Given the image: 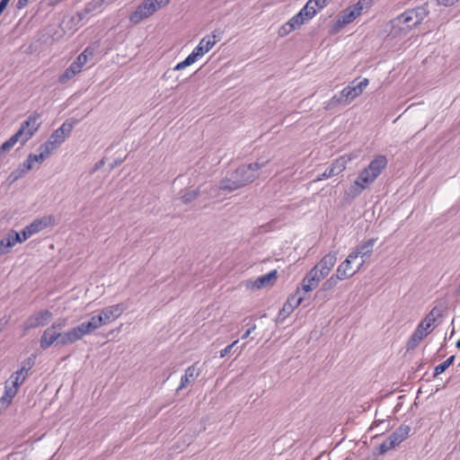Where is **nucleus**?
Segmentation results:
<instances>
[{"mask_svg":"<svg viewBox=\"0 0 460 460\" xmlns=\"http://www.w3.org/2000/svg\"><path fill=\"white\" fill-rule=\"evenodd\" d=\"M441 315V311L435 306L423 319L425 325L431 324L432 326H435L434 323L436 322V319Z\"/></svg>","mask_w":460,"mask_h":460,"instance_id":"obj_35","label":"nucleus"},{"mask_svg":"<svg viewBox=\"0 0 460 460\" xmlns=\"http://www.w3.org/2000/svg\"><path fill=\"white\" fill-rule=\"evenodd\" d=\"M17 133H21L20 135V143L22 146L25 145V143L32 137L33 134L30 132L28 129H26L24 127H20Z\"/></svg>","mask_w":460,"mask_h":460,"instance_id":"obj_42","label":"nucleus"},{"mask_svg":"<svg viewBox=\"0 0 460 460\" xmlns=\"http://www.w3.org/2000/svg\"><path fill=\"white\" fill-rule=\"evenodd\" d=\"M90 53L91 56H93V51L89 48H86L70 65V66L76 72L79 73L83 67V66L86 63V53Z\"/></svg>","mask_w":460,"mask_h":460,"instance_id":"obj_32","label":"nucleus"},{"mask_svg":"<svg viewBox=\"0 0 460 460\" xmlns=\"http://www.w3.org/2000/svg\"><path fill=\"white\" fill-rule=\"evenodd\" d=\"M369 80L367 78H364L358 84H355V81L351 82L349 85H347L342 91L344 93L346 99L349 103H350L355 98L359 96L364 89L368 85Z\"/></svg>","mask_w":460,"mask_h":460,"instance_id":"obj_10","label":"nucleus"},{"mask_svg":"<svg viewBox=\"0 0 460 460\" xmlns=\"http://www.w3.org/2000/svg\"><path fill=\"white\" fill-rule=\"evenodd\" d=\"M13 146L8 140H6L0 146V150H1V152H3L4 154L5 152L9 151Z\"/></svg>","mask_w":460,"mask_h":460,"instance_id":"obj_58","label":"nucleus"},{"mask_svg":"<svg viewBox=\"0 0 460 460\" xmlns=\"http://www.w3.org/2000/svg\"><path fill=\"white\" fill-rule=\"evenodd\" d=\"M34 363V358L31 357L22 362V367L11 376V379L14 381V385L20 386L26 380L28 372L31 369Z\"/></svg>","mask_w":460,"mask_h":460,"instance_id":"obj_18","label":"nucleus"},{"mask_svg":"<svg viewBox=\"0 0 460 460\" xmlns=\"http://www.w3.org/2000/svg\"><path fill=\"white\" fill-rule=\"evenodd\" d=\"M12 400H9V398H6V395L4 394L2 397H0V408H6L10 403Z\"/></svg>","mask_w":460,"mask_h":460,"instance_id":"obj_56","label":"nucleus"},{"mask_svg":"<svg viewBox=\"0 0 460 460\" xmlns=\"http://www.w3.org/2000/svg\"><path fill=\"white\" fill-rule=\"evenodd\" d=\"M39 152H40L39 155L30 154L28 155V158L31 161L32 164L34 162L41 164L47 158V155H45L41 151H39Z\"/></svg>","mask_w":460,"mask_h":460,"instance_id":"obj_47","label":"nucleus"},{"mask_svg":"<svg viewBox=\"0 0 460 460\" xmlns=\"http://www.w3.org/2000/svg\"><path fill=\"white\" fill-rule=\"evenodd\" d=\"M60 336L59 332L51 331V329L47 328L40 338V345L42 349H49L55 342L58 345V340Z\"/></svg>","mask_w":460,"mask_h":460,"instance_id":"obj_23","label":"nucleus"},{"mask_svg":"<svg viewBox=\"0 0 460 460\" xmlns=\"http://www.w3.org/2000/svg\"><path fill=\"white\" fill-rule=\"evenodd\" d=\"M40 113L38 111H33L28 119L22 123V127H24L26 129H28L30 132H31L33 135L38 131L39 128L41 125V122L40 121Z\"/></svg>","mask_w":460,"mask_h":460,"instance_id":"obj_26","label":"nucleus"},{"mask_svg":"<svg viewBox=\"0 0 460 460\" xmlns=\"http://www.w3.org/2000/svg\"><path fill=\"white\" fill-rule=\"evenodd\" d=\"M121 162H122L121 160H116L113 164H111V169H113L116 165H118Z\"/></svg>","mask_w":460,"mask_h":460,"instance_id":"obj_63","label":"nucleus"},{"mask_svg":"<svg viewBox=\"0 0 460 460\" xmlns=\"http://www.w3.org/2000/svg\"><path fill=\"white\" fill-rule=\"evenodd\" d=\"M438 4L444 5V6H451L455 4L457 0H437Z\"/></svg>","mask_w":460,"mask_h":460,"instance_id":"obj_59","label":"nucleus"},{"mask_svg":"<svg viewBox=\"0 0 460 460\" xmlns=\"http://www.w3.org/2000/svg\"><path fill=\"white\" fill-rule=\"evenodd\" d=\"M199 376V372L196 370L195 365H192L189 367L186 371L185 375L181 379V384L177 390H181L184 387H186L190 384V379L194 378Z\"/></svg>","mask_w":460,"mask_h":460,"instance_id":"obj_31","label":"nucleus"},{"mask_svg":"<svg viewBox=\"0 0 460 460\" xmlns=\"http://www.w3.org/2000/svg\"><path fill=\"white\" fill-rule=\"evenodd\" d=\"M66 325V319L65 318H58L49 327V329H51V331H60L64 329Z\"/></svg>","mask_w":460,"mask_h":460,"instance_id":"obj_43","label":"nucleus"},{"mask_svg":"<svg viewBox=\"0 0 460 460\" xmlns=\"http://www.w3.org/2000/svg\"><path fill=\"white\" fill-rule=\"evenodd\" d=\"M386 165V157L385 155H377L363 171H367L370 177L376 180L381 174Z\"/></svg>","mask_w":460,"mask_h":460,"instance_id":"obj_16","label":"nucleus"},{"mask_svg":"<svg viewBox=\"0 0 460 460\" xmlns=\"http://www.w3.org/2000/svg\"><path fill=\"white\" fill-rule=\"evenodd\" d=\"M344 93L341 91L339 94H335L324 106L326 111L332 110L339 105H347L349 104L348 100L346 99Z\"/></svg>","mask_w":460,"mask_h":460,"instance_id":"obj_30","label":"nucleus"},{"mask_svg":"<svg viewBox=\"0 0 460 460\" xmlns=\"http://www.w3.org/2000/svg\"><path fill=\"white\" fill-rule=\"evenodd\" d=\"M17 133H21L20 135V143L22 146L25 145V143L32 137L33 134L30 132L28 129H26L24 127H20Z\"/></svg>","mask_w":460,"mask_h":460,"instance_id":"obj_41","label":"nucleus"},{"mask_svg":"<svg viewBox=\"0 0 460 460\" xmlns=\"http://www.w3.org/2000/svg\"><path fill=\"white\" fill-rule=\"evenodd\" d=\"M169 3V0H153V4L155 5V11L156 12L162 6L166 5Z\"/></svg>","mask_w":460,"mask_h":460,"instance_id":"obj_53","label":"nucleus"},{"mask_svg":"<svg viewBox=\"0 0 460 460\" xmlns=\"http://www.w3.org/2000/svg\"><path fill=\"white\" fill-rule=\"evenodd\" d=\"M434 328L435 326H432L431 324L425 325V323L422 320L408 340L406 344L407 349L410 350L415 349L420 342L434 330Z\"/></svg>","mask_w":460,"mask_h":460,"instance_id":"obj_5","label":"nucleus"},{"mask_svg":"<svg viewBox=\"0 0 460 460\" xmlns=\"http://www.w3.org/2000/svg\"><path fill=\"white\" fill-rule=\"evenodd\" d=\"M188 66L185 64L184 61H181L180 62L179 64H177L172 70H167L164 75H163V78L164 79H168V78H171L172 77V75L174 71H178V70H181L185 67H187Z\"/></svg>","mask_w":460,"mask_h":460,"instance_id":"obj_44","label":"nucleus"},{"mask_svg":"<svg viewBox=\"0 0 460 460\" xmlns=\"http://www.w3.org/2000/svg\"><path fill=\"white\" fill-rule=\"evenodd\" d=\"M17 243H22L21 234L12 229L0 239V255L8 253Z\"/></svg>","mask_w":460,"mask_h":460,"instance_id":"obj_11","label":"nucleus"},{"mask_svg":"<svg viewBox=\"0 0 460 460\" xmlns=\"http://www.w3.org/2000/svg\"><path fill=\"white\" fill-rule=\"evenodd\" d=\"M102 325L103 321L102 320V316H99L98 314L92 316L88 322H84L77 325L75 329L77 330L81 338H83V336L92 333Z\"/></svg>","mask_w":460,"mask_h":460,"instance_id":"obj_14","label":"nucleus"},{"mask_svg":"<svg viewBox=\"0 0 460 460\" xmlns=\"http://www.w3.org/2000/svg\"><path fill=\"white\" fill-rule=\"evenodd\" d=\"M374 181L375 180L370 177L367 171H361L354 184L350 188L353 196L356 197L359 195L365 189L368 187L369 184Z\"/></svg>","mask_w":460,"mask_h":460,"instance_id":"obj_15","label":"nucleus"},{"mask_svg":"<svg viewBox=\"0 0 460 460\" xmlns=\"http://www.w3.org/2000/svg\"><path fill=\"white\" fill-rule=\"evenodd\" d=\"M456 347L460 349V339L457 341Z\"/></svg>","mask_w":460,"mask_h":460,"instance_id":"obj_64","label":"nucleus"},{"mask_svg":"<svg viewBox=\"0 0 460 460\" xmlns=\"http://www.w3.org/2000/svg\"><path fill=\"white\" fill-rule=\"evenodd\" d=\"M28 0H18L16 6L18 9H22L28 4Z\"/></svg>","mask_w":460,"mask_h":460,"instance_id":"obj_61","label":"nucleus"},{"mask_svg":"<svg viewBox=\"0 0 460 460\" xmlns=\"http://www.w3.org/2000/svg\"><path fill=\"white\" fill-rule=\"evenodd\" d=\"M373 4V0H358V2L355 4H353L354 6H360V13L362 12V10L364 8H368L372 5Z\"/></svg>","mask_w":460,"mask_h":460,"instance_id":"obj_49","label":"nucleus"},{"mask_svg":"<svg viewBox=\"0 0 460 460\" xmlns=\"http://www.w3.org/2000/svg\"><path fill=\"white\" fill-rule=\"evenodd\" d=\"M53 317L52 313L46 309L35 312L31 314L23 323L24 332L31 329H35L40 326L46 325Z\"/></svg>","mask_w":460,"mask_h":460,"instance_id":"obj_3","label":"nucleus"},{"mask_svg":"<svg viewBox=\"0 0 460 460\" xmlns=\"http://www.w3.org/2000/svg\"><path fill=\"white\" fill-rule=\"evenodd\" d=\"M348 160L344 156L337 158L321 175H319L314 181H319L323 179H328L332 176L338 175L342 172L347 166Z\"/></svg>","mask_w":460,"mask_h":460,"instance_id":"obj_8","label":"nucleus"},{"mask_svg":"<svg viewBox=\"0 0 460 460\" xmlns=\"http://www.w3.org/2000/svg\"><path fill=\"white\" fill-rule=\"evenodd\" d=\"M354 259L355 258H349V254L346 260L339 265L336 273L341 278V279H347L354 276L365 263V260H362L357 269H353L351 266V261Z\"/></svg>","mask_w":460,"mask_h":460,"instance_id":"obj_13","label":"nucleus"},{"mask_svg":"<svg viewBox=\"0 0 460 460\" xmlns=\"http://www.w3.org/2000/svg\"><path fill=\"white\" fill-rule=\"evenodd\" d=\"M73 129V124L65 122L56 129L49 137L56 146H60Z\"/></svg>","mask_w":460,"mask_h":460,"instance_id":"obj_20","label":"nucleus"},{"mask_svg":"<svg viewBox=\"0 0 460 460\" xmlns=\"http://www.w3.org/2000/svg\"><path fill=\"white\" fill-rule=\"evenodd\" d=\"M323 279V278H320L317 269H311V270L306 274V276L302 280V289L305 292L312 291L318 286V284Z\"/></svg>","mask_w":460,"mask_h":460,"instance_id":"obj_19","label":"nucleus"},{"mask_svg":"<svg viewBox=\"0 0 460 460\" xmlns=\"http://www.w3.org/2000/svg\"><path fill=\"white\" fill-rule=\"evenodd\" d=\"M308 20H305V16L303 14V13L300 11L298 13H296L295 16H293L288 22L292 24V27H294V30L299 28L302 24L306 22Z\"/></svg>","mask_w":460,"mask_h":460,"instance_id":"obj_37","label":"nucleus"},{"mask_svg":"<svg viewBox=\"0 0 460 460\" xmlns=\"http://www.w3.org/2000/svg\"><path fill=\"white\" fill-rule=\"evenodd\" d=\"M296 296H290L288 301L284 304L282 309L279 312V315H283L284 317L286 315H288L291 314L296 307H297L301 302L303 301L304 297L299 296L297 299H296L295 304H291V300H295Z\"/></svg>","mask_w":460,"mask_h":460,"instance_id":"obj_29","label":"nucleus"},{"mask_svg":"<svg viewBox=\"0 0 460 460\" xmlns=\"http://www.w3.org/2000/svg\"><path fill=\"white\" fill-rule=\"evenodd\" d=\"M360 13V6L350 5L341 12L337 22L342 27L352 22Z\"/></svg>","mask_w":460,"mask_h":460,"instance_id":"obj_21","label":"nucleus"},{"mask_svg":"<svg viewBox=\"0 0 460 460\" xmlns=\"http://www.w3.org/2000/svg\"><path fill=\"white\" fill-rule=\"evenodd\" d=\"M314 3V2L312 0H308L305 5L300 10L305 16V20H311L317 13V12L320 11Z\"/></svg>","mask_w":460,"mask_h":460,"instance_id":"obj_33","label":"nucleus"},{"mask_svg":"<svg viewBox=\"0 0 460 460\" xmlns=\"http://www.w3.org/2000/svg\"><path fill=\"white\" fill-rule=\"evenodd\" d=\"M258 176V165L242 164L234 171L227 172L218 186L210 185V190L215 192L219 190L233 192L253 182Z\"/></svg>","mask_w":460,"mask_h":460,"instance_id":"obj_1","label":"nucleus"},{"mask_svg":"<svg viewBox=\"0 0 460 460\" xmlns=\"http://www.w3.org/2000/svg\"><path fill=\"white\" fill-rule=\"evenodd\" d=\"M105 164V161H104V158H102V160H100L99 162H97L93 169L91 170L90 173H94L95 172H97L98 170H100L103 165Z\"/></svg>","mask_w":460,"mask_h":460,"instance_id":"obj_57","label":"nucleus"},{"mask_svg":"<svg viewBox=\"0 0 460 460\" xmlns=\"http://www.w3.org/2000/svg\"><path fill=\"white\" fill-rule=\"evenodd\" d=\"M278 277V271L276 270H271L270 272L259 277L253 281H249L247 283V288L251 289H261L268 287H271Z\"/></svg>","mask_w":460,"mask_h":460,"instance_id":"obj_9","label":"nucleus"},{"mask_svg":"<svg viewBox=\"0 0 460 460\" xmlns=\"http://www.w3.org/2000/svg\"><path fill=\"white\" fill-rule=\"evenodd\" d=\"M269 162H270V159L259 158L255 163H252L251 164L258 165V171H259L260 169L264 167Z\"/></svg>","mask_w":460,"mask_h":460,"instance_id":"obj_55","label":"nucleus"},{"mask_svg":"<svg viewBox=\"0 0 460 460\" xmlns=\"http://www.w3.org/2000/svg\"><path fill=\"white\" fill-rule=\"evenodd\" d=\"M155 5L153 0H145L137 8L129 15V21L137 24L144 19L155 13Z\"/></svg>","mask_w":460,"mask_h":460,"instance_id":"obj_6","label":"nucleus"},{"mask_svg":"<svg viewBox=\"0 0 460 460\" xmlns=\"http://www.w3.org/2000/svg\"><path fill=\"white\" fill-rule=\"evenodd\" d=\"M58 147L50 139L40 146L39 151H41L47 157Z\"/></svg>","mask_w":460,"mask_h":460,"instance_id":"obj_38","label":"nucleus"},{"mask_svg":"<svg viewBox=\"0 0 460 460\" xmlns=\"http://www.w3.org/2000/svg\"><path fill=\"white\" fill-rule=\"evenodd\" d=\"M20 135L21 133H15L13 134L9 139L8 141L13 145L14 146L15 144H17L18 142H20Z\"/></svg>","mask_w":460,"mask_h":460,"instance_id":"obj_60","label":"nucleus"},{"mask_svg":"<svg viewBox=\"0 0 460 460\" xmlns=\"http://www.w3.org/2000/svg\"><path fill=\"white\" fill-rule=\"evenodd\" d=\"M429 10L427 5H420L416 8L409 9L390 21L392 30L397 29L394 34L398 32L408 33L411 30L417 27L428 16Z\"/></svg>","mask_w":460,"mask_h":460,"instance_id":"obj_2","label":"nucleus"},{"mask_svg":"<svg viewBox=\"0 0 460 460\" xmlns=\"http://www.w3.org/2000/svg\"><path fill=\"white\" fill-rule=\"evenodd\" d=\"M26 174V172L21 168L20 166L11 172L9 178L12 179V181H15L16 180L23 177Z\"/></svg>","mask_w":460,"mask_h":460,"instance_id":"obj_46","label":"nucleus"},{"mask_svg":"<svg viewBox=\"0 0 460 460\" xmlns=\"http://www.w3.org/2000/svg\"><path fill=\"white\" fill-rule=\"evenodd\" d=\"M10 0H1L0 1V14L4 11Z\"/></svg>","mask_w":460,"mask_h":460,"instance_id":"obj_62","label":"nucleus"},{"mask_svg":"<svg viewBox=\"0 0 460 460\" xmlns=\"http://www.w3.org/2000/svg\"><path fill=\"white\" fill-rule=\"evenodd\" d=\"M237 343H238V341L236 340V341H234V342H232L230 345L226 346L224 349H222V350L220 351V357H221V358H224V357H226V355H228V354L231 352L232 349H233V348H234Z\"/></svg>","mask_w":460,"mask_h":460,"instance_id":"obj_50","label":"nucleus"},{"mask_svg":"<svg viewBox=\"0 0 460 460\" xmlns=\"http://www.w3.org/2000/svg\"><path fill=\"white\" fill-rule=\"evenodd\" d=\"M126 307L122 304L113 305L103 308L99 316H102V320L103 321V325L113 322L117 318H119Z\"/></svg>","mask_w":460,"mask_h":460,"instance_id":"obj_12","label":"nucleus"},{"mask_svg":"<svg viewBox=\"0 0 460 460\" xmlns=\"http://www.w3.org/2000/svg\"><path fill=\"white\" fill-rule=\"evenodd\" d=\"M52 221L51 217H43L41 218L35 219L29 226H25L21 233L22 243L29 239L31 235L45 229Z\"/></svg>","mask_w":460,"mask_h":460,"instance_id":"obj_4","label":"nucleus"},{"mask_svg":"<svg viewBox=\"0 0 460 460\" xmlns=\"http://www.w3.org/2000/svg\"><path fill=\"white\" fill-rule=\"evenodd\" d=\"M77 73L69 66L65 72L59 76V83L66 84L68 80L74 77Z\"/></svg>","mask_w":460,"mask_h":460,"instance_id":"obj_39","label":"nucleus"},{"mask_svg":"<svg viewBox=\"0 0 460 460\" xmlns=\"http://www.w3.org/2000/svg\"><path fill=\"white\" fill-rule=\"evenodd\" d=\"M455 358L456 356H451L447 360L438 365L434 369L433 376L437 377L438 376L445 372L449 367V366H451L454 363Z\"/></svg>","mask_w":460,"mask_h":460,"instance_id":"obj_34","label":"nucleus"},{"mask_svg":"<svg viewBox=\"0 0 460 460\" xmlns=\"http://www.w3.org/2000/svg\"><path fill=\"white\" fill-rule=\"evenodd\" d=\"M216 31H214L211 35H207L204 37L199 43V45L194 49H199V55L203 57L207 52H208L214 45L218 41Z\"/></svg>","mask_w":460,"mask_h":460,"instance_id":"obj_22","label":"nucleus"},{"mask_svg":"<svg viewBox=\"0 0 460 460\" xmlns=\"http://www.w3.org/2000/svg\"><path fill=\"white\" fill-rule=\"evenodd\" d=\"M32 163L31 161L27 157V159L22 164H20V167L22 168L26 173L31 171L32 169Z\"/></svg>","mask_w":460,"mask_h":460,"instance_id":"obj_52","label":"nucleus"},{"mask_svg":"<svg viewBox=\"0 0 460 460\" xmlns=\"http://www.w3.org/2000/svg\"><path fill=\"white\" fill-rule=\"evenodd\" d=\"M376 238H369L361 244L358 245L350 253L349 258H358L361 256V258H367L373 252V248L375 243H376Z\"/></svg>","mask_w":460,"mask_h":460,"instance_id":"obj_17","label":"nucleus"},{"mask_svg":"<svg viewBox=\"0 0 460 460\" xmlns=\"http://www.w3.org/2000/svg\"><path fill=\"white\" fill-rule=\"evenodd\" d=\"M198 53L199 49H193V51L183 60L188 66L195 63L198 58H201Z\"/></svg>","mask_w":460,"mask_h":460,"instance_id":"obj_45","label":"nucleus"},{"mask_svg":"<svg viewBox=\"0 0 460 460\" xmlns=\"http://www.w3.org/2000/svg\"><path fill=\"white\" fill-rule=\"evenodd\" d=\"M410 431V426L401 425L389 436V438H392L393 441L398 446L409 437Z\"/></svg>","mask_w":460,"mask_h":460,"instance_id":"obj_27","label":"nucleus"},{"mask_svg":"<svg viewBox=\"0 0 460 460\" xmlns=\"http://www.w3.org/2000/svg\"><path fill=\"white\" fill-rule=\"evenodd\" d=\"M80 339H82L81 336L79 335L75 327H74L67 332H60V336L58 337V345L64 346L71 344L79 341Z\"/></svg>","mask_w":460,"mask_h":460,"instance_id":"obj_25","label":"nucleus"},{"mask_svg":"<svg viewBox=\"0 0 460 460\" xmlns=\"http://www.w3.org/2000/svg\"><path fill=\"white\" fill-rule=\"evenodd\" d=\"M201 188L203 189L202 190L203 192H209L211 197H217V192L211 190L210 188L208 189L205 185H202L197 190H189L184 191V193L180 197V199L182 200V202L184 204H189L199 196V194L201 192V190H200Z\"/></svg>","mask_w":460,"mask_h":460,"instance_id":"obj_24","label":"nucleus"},{"mask_svg":"<svg viewBox=\"0 0 460 460\" xmlns=\"http://www.w3.org/2000/svg\"><path fill=\"white\" fill-rule=\"evenodd\" d=\"M396 446H397L396 443H394L393 441V439L388 437L385 441H384L382 444L379 445V447L377 448L378 453H379V455H385L390 449L394 448Z\"/></svg>","mask_w":460,"mask_h":460,"instance_id":"obj_36","label":"nucleus"},{"mask_svg":"<svg viewBox=\"0 0 460 460\" xmlns=\"http://www.w3.org/2000/svg\"><path fill=\"white\" fill-rule=\"evenodd\" d=\"M249 326L246 332L243 334L242 339H246L249 335L256 329V324L254 323H248Z\"/></svg>","mask_w":460,"mask_h":460,"instance_id":"obj_51","label":"nucleus"},{"mask_svg":"<svg viewBox=\"0 0 460 460\" xmlns=\"http://www.w3.org/2000/svg\"><path fill=\"white\" fill-rule=\"evenodd\" d=\"M337 251H332L324 255L322 260L314 267L317 269L320 278H325L337 261Z\"/></svg>","mask_w":460,"mask_h":460,"instance_id":"obj_7","label":"nucleus"},{"mask_svg":"<svg viewBox=\"0 0 460 460\" xmlns=\"http://www.w3.org/2000/svg\"><path fill=\"white\" fill-rule=\"evenodd\" d=\"M293 31H295L294 27H292V24L288 22L284 25L281 26V28L279 29V36L284 37Z\"/></svg>","mask_w":460,"mask_h":460,"instance_id":"obj_48","label":"nucleus"},{"mask_svg":"<svg viewBox=\"0 0 460 460\" xmlns=\"http://www.w3.org/2000/svg\"><path fill=\"white\" fill-rule=\"evenodd\" d=\"M312 1L314 2V4H315V6L318 7L319 10H322L328 4V3L331 0H312Z\"/></svg>","mask_w":460,"mask_h":460,"instance_id":"obj_54","label":"nucleus"},{"mask_svg":"<svg viewBox=\"0 0 460 460\" xmlns=\"http://www.w3.org/2000/svg\"><path fill=\"white\" fill-rule=\"evenodd\" d=\"M339 280H341V279L338 276L337 273L335 275H332V277H330L327 280H325L323 282L322 288L317 291L316 296H324L325 292H328V291L333 289L337 286Z\"/></svg>","mask_w":460,"mask_h":460,"instance_id":"obj_28","label":"nucleus"},{"mask_svg":"<svg viewBox=\"0 0 460 460\" xmlns=\"http://www.w3.org/2000/svg\"><path fill=\"white\" fill-rule=\"evenodd\" d=\"M19 386L14 385V381H12V385L10 386L8 385V381L5 383L4 386V394L6 395V398H9V400H13V398L17 394V389Z\"/></svg>","mask_w":460,"mask_h":460,"instance_id":"obj_40","label":"nucleus"}]
</instances>
